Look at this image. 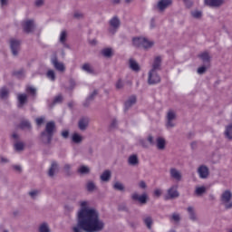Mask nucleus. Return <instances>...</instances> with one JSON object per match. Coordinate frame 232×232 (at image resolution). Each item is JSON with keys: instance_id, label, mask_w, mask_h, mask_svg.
I'll use <instances>...</instances> for the list:
<instances>
[{"instance_id": "nucleus-1", "label": "nucleus", "mask_w": 232, "mask_h": 232, "mask_svg": "<svg viewBox=\"0 0 232 232\" xmlns=\"http://www.w3.org/2000/svg\"><path fill=\"white\" fill-rule=\"evenodd\" d=\"M77 225L72 227L73 232H100L104 229V221L99 218V212L90 208L88 201L80 202Z\"/></svg>"}, {"instance_id": "nucleus-2", "label": "nucleus", "mask_w": 232, "mask_h": 232, "mask_svg": "<svg viewBox=\"0 0 232 232\" xmlns=\"http://www.w3.org/2000/svg\"><path fill=\"white\" fill-rule=\"evenodd\" d=\"M160 63H162V59L160 56H157L152 63V69L149 72V84L160 82V76L157 74V71L160 68Z\"/></svg>"}, {"instance_id": "nucleus-3", "label": "nucleus", "mask_w": 232, "mask_h": 232, "mask_svg": "<svg viewBox=\"0 0 232 232\" xmlns=\"http://www.w3.org/2000/svg\"><path fill=\"white\" fill-rule=\"evenodd\" d=\"M55 131V122L49 121L45 126V131L42 133V139L45 144H50Z\"/></svg>"}, {"instance_id": "nucleus-4", "label": "nucleus", "mask_w": 232, "mask_h": 232, "mask_svg": "<svg viewBox=\"0 0 232 232\" xmlns=\"http://www.w3.org/2000/svg\"><path fill=\"white\" fill-rule=\"evenodd\" d=\"M132 43L134 46H138V47L141 46L142 48H145V50L152 48V46L155 44L154 41H151L142 36L133 38Z\"/></svg>"}, {"instance_id": "nucleus-5", "label": "nucleus", "mask_w": 232, "mask_h": 232, "mask_svg": "<svg viewBox=\"0 0 232 232\" xmlns=\"http://www.w3.org/2000/svg\"><path fill=\"white\" fill-rule=\"evenodd\" d=\"M231 197H232V194H231V191L229 190H226L221 196V200L227 209H231L232 208V203L230 202Z\"/></svg>"}, {"instance_id": "nucleus-6", "label": "nucleus", "mask_w": 232, "mask_h": 232, "mask_svg": "<svg viewBox=\"0 0 232 232\" xmlns=\"http://www.w3.org/2000/svg\"><path fill=\"white\" fill-rule=\"evenodd\" d=\"M121 26V20L117 18V16L112 17L110 20V29L109 32L111 34H115L117 30H119V27Z\"/></svg>"}, {"instance_id": "nucleus-7", "label": "nucleus", "mask_w": 232, "mask_h": 232, "mask_svg": "<svg viewBox=\"0 0 232 232\" xmlns=\"http://www.w3.org/2000/svg\"><path fill=\"white\" fill-rule=\"evenodd\" d=\"M175 119H177V114L173 111H169L167 113V128H174Z\"/></svg>"}, {"instance_id": "nucleus-8", "label": "nucleus", "mask_w": 232, "mask_h": 232, "mask_svg": "<svg viewBox=\"0 0 232 232\" xmlns=\"http://www.w3.org/2000/svg\"><path fill=\"white\" fill-rule=\"evenodd\" d=\"M204 5L210 8H218L224 5V0H204Z\"/></svg>"}, {"instance_id": "nucleus-9", "label": "nucleus", "mask_w": 232, "mask_h": 232, "mask_svg": "<svg viewBox=\"0 0 232 232\" xmlns=\"http://www.w3.org/2000/svg\"><path fill=\"white\" fill-rule=\"evenodd\" d=\"M51 63L53 65V67L55 68V70H57L58 72H64V70H66V68L64 67V63L57 61L56 56H53L51 59Z\"/></svg>"}, {"instance_id": "nucleus-10", "label": "nucleus", "mask_w": 232, "mask_h": 232, "mask_svg": "<svg viewBox=\"0 0 232 232\" xmlns=\"http://www.w3.org/2000/svg\"><path fill=\"white\" fill-rule=\"evenodd\" d=\"M179 186L174 185L170 188L168 189V196L166 198H177L179 197Z\"/></svg>"}, {"instance_id": "nucleus-11", "label": "nucleus", "mask_w": 232, "mask_h": 232, "mask_svg": "<svg viewBox=\"0 0 232 232\" xmlns=\"http://www.w3.org/2000/svg\"><path fill=\"white\" fill-rule=\"evenodd\" d=\"M20 44H21V42H19V40L12 39L10 41V46H11L13 55H17V53H19Z\"/></svg>"}, {"instance_id": "nucleus-12", "label": "nucleus", "mask_w": 232, "mask_h": 232, "mask_svg": "<svg viewBox=\"0 0 232 232\" xmlns=\"http://www.w3.org/2000/svg\"><path fill=\"white\" fill-rule=\"evenodd\" d=\"M171 179H174V180H177L178 182H180L182 180V172L180 170L172 168L169 170Z\"/></svg>"}, {"instance_id": "nucleus-13", "label": "nucleus", "mask_w": 232, "mask_h": 232, "mask_svg": "<svg viewBox=\"0 0 232 232\" xmlns=\"http://www.w3.org/2000/svg\"><path fill=\"white\" fill-rule=\"evenodd\" d=\"M24 30L27 34H30V32H34V28H35V24H34L33 20H26L23 24Z\"/></svg>"}, {"instance_id": "nucleus-14", "label": "nucleus", "mask_w": 232, "mask_h": 232, "mask_svg": "<svg viewBox=\"0 0 232 232\" xmlns=\"http://www.w3.org/2000/svg\"><path fill=\"white\" fill-rule=\"evenodd\" d=\"M198 173L200 179H208V177L209 175V169H208L204 165H201L198 169Z\"/></svg>"}, {"instance_id": "nucleus-15", "label": "nucleus", "mask_w": 232, "mask_h": 232, "mask_svg": "<svg viewBox=\"0 0 232 232\" xmlns=\"http://www.w3.org/2000/svg\"><path fill=\"white\" fill-rule=\"evenodd\" d=\"M133 200H138V202H140V204H146L147 200H148V195L147 194H142L141 196L139 195L138 193H134L131 196Z\"/></svg>"}, {"instance_id": "nucleus-16", "label": "nucleus", "mask_w": 232, "mask_h": 232, "mask_svg": "<svg viewBox=\"0 0 232 232\" xmlns=\"http://www.w3.org/2000/svg\"><path fill=\"white\" fill-rule=\"evenodd\" d=\"M171 5V0H160L158 3V8L162 12V10H166L167 7Z\"/></svg>"}, {"instance_id": "nucleus-17", "label": "nucleus", "mask_w": 232, "mask_h": 232, "mask_svg": "<svg viewBox=\"0 0 232 232\" xmlns=\"http://www.w3.org/2000/svg\"><path fill=\"white\" fill-rule=\"evenodd\" d=\"M17 99H18V108H23V106L24 105V102L28 101V95H26L25 93L18 94Z\"/></svg>"}, {"instance_id": "nucleus-18", "label": "nucleus", "mask_w": 232, "mask_h": 232, "mask_svg": "<svg viewBox=\"0 0 232 232\" xmlns=\"http://www.w3.org/2000/svg\"><path fill=\"white\" fill-rule=\"evenodd\" d=\"M129 66H130V70H133V72H139V70H140V65H139L137 61H135L133 59H130L129 61Z\"/></svg>"}, {"instance_id": "nucleus-19", "label": "nucleus", "mask_w": 232, "mask_h": 232, "mask_svg": "<svg viewBox=\"0 0 232 232\" xmlns=\"http://www.w3.org/2000/svg\"><path fill=\"white\" fill-rule=\"evenodd\" d=\"M90 123V119L88 118H82V120H80L79 121V128L80 130H85L86 128H88V124Z\"/></svg>"}, {"instance_id": "nucleus-20", "label": "nucleus", "mask_w": 232, "mask_h": 232, "mask_svg": "<svg viewBox=\"0 0 232 232\" xmlns=\"http://www.w3.org/2000/svg\"><path fill=\"white\" fill-rule=\"evenodd\" d=\"M59 167L56 162H53L49 169V177H53L57 173Z\"/></svg>"}, {"instance_id": "nucleus-21", "label": "nucleus", "mask_w": 232, "mask_h": 232, "mask_svg": "<svg viewBox=\"0 0 232 232\" xmlns=\"http://www.w3.org/2000/svg\"><path fill=\"white\" fill-rule=\"evenodd\" d=\"M78 173H80V175H88V173H90V167L86 165L80 166L78 168Z\"/></svg>"}, {"instance_id": "nucleus-22", "label": "nucleus", "mask_w": 232, "mask_h": 232, "mask_svg": "<svg viewBox=\"0 0 232 232\" xmlns=\"http://www.w3.org/2000/svg\"><path fill=\"white\" fill-rule=\"evenodd\" d=\"M190 15L193 19H202V11L198 9L192 10Z\"/></svg>"}, {"instance_id": "nucleus-23", "label": "nucleus", "mask_w": 232, "mask_h": 232, "mask_svg": "<svg viewBox=\"0 0 232 232\" xmlns=\"http://www.w3.org/2000/svg\"><path fill=\"white\" fill-rule=\"evenodd\" d=\"M137 102V98L135 96H131L126 102H125V110H129V108H131L133 104Z\"/></svg>"}, {"instance_id": "nucleus-24", "label": "nucleus", "mask_w": 232, "mask_h": 232, "mask_svg": "<svg viewBox=\"0 0 232 232\" xmlns=\"http://www.w3.org/2000/svg\"><path fill=\"white\" fill-rule=\"evenodd\" d=\"M187 211L188 213V217L190 218V220H197V215L195 214V208H193V207H188L187 208Z\"/></svg>"}, {"instance_id": "nucleus-25", "label": "nucleus", "mask_w": 232, "mask_h": 232, "mask_svg": "<svg viewBox=\"0 0 232 232\" xmlns=\"http://www.w3.org/2000/svg\"><path fill=\"white\" fill-rule=\"evenodd\" d=\"M128 162L130 166H137L139 164V158H137V155H131L129 157Z\"/></svg>"}, {"instance_id": "nucleus-26", "label": "nucleus", "mask_w": 232, "mask_h": 232, "mask_svg": "<svg viewBox=\"0 0 232 232\" xmlns=\"http://www.w3.org/2000/svg\"><path fill=\"white\" fill-rule=\"evenodd\" d=\"M157 148L158 150H164V148H166V140H164L163 138H158Z\"/></svg>"}, {"instance_id": "nucleus-27", "label": "nucleus", "mask_w": 232, "mask_h": 232, "mask_svg": "<svg viewBox=\"0 0 232 232\" xmlns=\"http://www.w3.org/2000/svg\"><path fill=\"white\" fill-rule=\"evenodd\" d=\"M102 55H103V57H111V55H113V49L111 48H104L103 50H102Z\"/></svg>"}, {"instance_id": "nucleus-28", "label": "nucleus", "mask_w": 232, "mask_h": 232, "mask_svg": "<svg viewBox=\"0 0 232 232\" xmlns=\"http://www.w3.org/2000/svg\"><path fill=\"white\" fill-rule=\"evenodd\" d=\"M110 177H111V172H110V170H105L101 175V180H102V182H108V180H110Z\"/></svg>"}, {"instance_id": "nucleus-29", "label": "nucleus", "mask_w": 232, "mask_h": 232, "mask_svg": "<svg viewBox=\"0 0 232 232\" xmlns=\"http://www.w3.org/2000/svg\"><path fill=\"white\" fill-rule=\"evenodd\" d=\"M82 70H83V72H86L87 73H93V68H92V65H90L89 63L83 64Z\"/></svg>"}, {"instance_id": "nucleus-30", "label": "nucleus", "mask_w": 232, "mask_h": 232, "mask_svg": "<svg viewBox=\"0 0 232 232\" xmlns=\"http://www.w3.org/2000/svg\"><path fill=\"white\" fill-rule=\"evenodd\" d=\"M196 195H198V197H200V195H204V193H206V187L202 186V187H197L196 190H195Z\"/></svg>"}, {"instance_id": "nucleus-31", "label": "nucleus", "mask_w": 232, "mask_h": 232, "mask_svg": "<svg viewBox=\"0 0 232 232\" xmlns=\"http://www.w3.org/2000/svg\"><path fill=\"white\" fill-rule=\"evenodd\" d=\"M82 136L77 133L72 134V142L79 144V142H82Z\"/></svg>"}, {"instance_id": "nucleus-32", "label": "nucleus", "mask_w": 232, "mask_h": 232, "mask_svg": "<svg viewBox=\"0 0 232 232\" xmlns=\"http://www.w3.org/2000/svg\"><path fill=\"white\" fill-rule=\"evenodd\" d=\"M39 232H50V227H48V224L43 223L39 227Z\"/></svg>"}, {"instance_id": "nucleus-33", "label": "nucleus", "mask_w": 232, "mask_h": 232, "mask_svg": "<svg viewBox=\"0 0 232 232\" xmlns=\"http://www.w3.org/2000/svg\"><path fill=\"white\" fill-rule=\"evenodd\" d=\"M199 58L203 63H209V54L208 53H203L199 54Z\"/></svg>"}, {"instance_id": "nucleus-34", "label": "nucleus", "mask_w": 232, "mask_h": 232, "mask_svg": "<svg viewBox=\"0 0 232 232\" xmlns=\"http://www.w3.org/2000/svg\"><path fill=\"white\" fill-rule=\"evenodd\" d=\"M144 224L149 229H151V224H153V219H151V218L150 217H147L144 218Z\"/></svg>"}, {"instance_id": "nucleus-35", "label": "nucleus", "mask_w": 232, "mask_h": 232, "mask_svg": "<svg viewBox=\"0 0 232 232\" xmlns=\"http://www.w3.org/2000/svg\"><path fill=\"white\" fill-rule=\"evenodd\" d=\"M225 135L227 139H232V124L227 127Z\"/></svg>"}, {"instance_id": "nucleus-36", "label": "nucleus", "mask_w": 232, "mask_h": 232, "mask_svg": "<svg viewBox=\"0 0 232 232\" xmlns=\"http://www.w3.org/2000/svg\"><path fill=\"white\" fill-rule=\"evenodd\" d=\"M46 75L50 81H55V72H53V70H49Z\"/></svg>"}, {"instance_id": "nucleus-37", "label": "nucleus", "mask_w": 232, "mask_h": 232, "mask_svg": "<svg viewBox=\"0 0 232 232\" xmlns=\"http://www.w3.org/2000/svg\"><path fill=\"white\" fill-rule=\"evenodd\" d=\"M20 127L22 128V130H30L31 125H30V121H24L21 122Z\"/></svg>"}, {"instance_id": "nucleus-38", "label": "nucleus", "mask_w": 232, "mask_h": 232, "mask_svg": "<svg viewBox=\"0 0 232 232\" xmlns=\"http://www.w3.org/2000/svg\"><path fill=\"white\" fill-rule=\"evenodd\" d=\"M0 97L1 99H6V97H8V89L2 88L0 91Z\"/></svg>"}, {"instance_id": "nucleus-39", "label": "nucleus", "mask_w": 232, "mask_h": 232, "mask_svg": "<svg viewBox=\"0 0 232 232\" xmlns=\"http://www.w3.org/2000/svg\"><path fill=\"white\" fill-rule=\"evenodd\" d=\"M96 188L97 187L95 186V183H93V181L87 182V189L89 191H95Z\"/></svg>"}, {"instance_id": "nucleus-40", "label": "nucleus", "mask_w": 232, "mask_h": 232, "mask_svg": "<svg viewBox=\"0 0 232 232\" xmlns=\"http://www.w3.org/2000/svg\"><path fill=\"white\" fill-rule=\"evenodd\" d=\"M26 92L30 93V95H35V93H37V89L33 86H29L26 88Z\"/></svg>"}, {"instance_id": "nucleus-41", "label": "nucleus", "mask_w": 232, "mask_h": 232, "mask_svg": "<svg viewBox=\"0 0 232 232\" xmlns=\"http://www.w3.org/2000/svg\"><path fill=\"white\" fill-rule=\"evenodd\" d=\"M14 149L16 150V151H23V150L24 149V144L23 142H16L14 144Z\"/></svg>"}, {"instance_id": "nucleus-42", "label": "nucleus", "mask_w": 232, "mask_h": 232, "mask_svg": "<svg viewBox=\"0 0 232 232\" xmlns=\"http://www.w3.org/2000/svg\"><path fill=\"white\" fill-rule=\"evenodd\" d=\"M114 189H118V191H123L124 190V185L121 182H116L114 184Z\"/></svg>"}, {"instance_id": "nucleus-43", "label": "nucleus", "mask_w": 232, "mask_h": 232, "mask_svg": "<svg viewBox=\"0 0 232 232\" xmlns=\"http://www.w3.org/2000/svg\"><path fill=\"white\" fill-rule=\"evenodd\" d=\"M66 41V31H62L60 34V43H64Z\"/></svg>"}, {"instance_id": "nucleus-44", "label": "nucleus", "mask_w": 232, "mask_h": 232, "mask_svg": "<svg viewBox=\"0 0 232 232\" xmlns=\"http://www.w3.org/2000/svg\"><path fill=\"white\" fill-rule=\"evenodd\" d=\"M59 102H63V96L58 95L53 100V104H59Z\"/></svg>"}, {"instance_id": "nucleus-45", "label": "nucleus", "mask_w": 232, "mask_h": 232, "mask_svg": "<svg viewBox=\"0 0 232 232\" xmlns=\"http://www.w3.org/2000/svg\"><path fill=\"white\" fill-rule=\"evenodd\" d=\"M29 195H30L31 198H35L39 195V191L33 190V191L29 192Z\"/></svg>"}, {"instance_id": "nucleus-46", "label": "nucleus", "mask_w": 232, "mask_h": 232, "mask_svg": "<svg viewBox=\"0 0 232 232\" xmlns=\"http://www.w3.org/2000/svg\"><path fill=\"white\" fill-rule=\"evenodd\" d=\"M172 220H174V222H179L180 220V215L173 214L172 215Z\"/></svg>"}, {"instance_id": "nucleus-47", "label": "nucleus", "mask_w": 232, "mask_h": 232, "mask_svg": "<svg viewBox=\"0 0 232 232\" xmlns=\"http://www.w3.org/2000/svg\"><path fill=\"white\" fill-rule=\"evenodd\" d=\"M122 86H124V82H121V80H119L117 82H116V88L118 90H121V88H122Z\"/></svg>"}, {"instance_id": "nucleus-48", "label": "nucleus", "mask_w": 232, "mask_h": 232, "mask_svg": "<svg viewBox=\"0 0 232 232\" xmlns=\"http://www.w3.org/2000/svg\"><path fill=\"white\" fill-rule=\"evenodd\" d=\"M206 70L207 68L205 66H201L198 69V73H199V75H202V73H204Z\"/></svg>"}, {"instance_id": "nucleus-49", "label": "nucleus", "mask_w": 232, "mask_h": 232, "mask_svg": "<svg viewBox=\"0 0 232 232\" xmlns=\"http://www.w3.org/2000/svg\"><path fill=\"white\" fill-rule=\"evenodd\" d=\"M154 195H155L156 197H160V195H162V189L156 188V189L154 190Z\"/></svg>"}, {"instance_id": "nucleus-50", "label": "nucleus", "mask_w": 232, "mask_h": 232, "mask_svg": "<svg viewBox=\"0 0 232 232\" xmlns=\"http://www.w3.org/2000/svg\"><path fill=\"white\" fill-rule=\"evenodd\" d=\"M35 121H36L37 126H41V124H43V122H44V118H37Z\"/></svg>"}, {"instance_id": "nucleus-51", "label": "nucleus", "mask_w": 232, "mask_h": 232, "mask_svg": "<svg viewBox=\"0 0 232 232\" xmlns=\"http://www.w3.org/2000/svg\"><path fill=\"white\" fill-rule=\"evenodd\" d=\"M139 187L141 188V189H146V188H147L146 182H144V181H140Z\"/></svg>"}, {"instance_id": "nucleus-52", "label": "nucleus", "mask_w": 232, "mask_h": 232, "mask_svg": "<svg viewBox=\"0 0 232 232\" xmlns=\"http://www.w3.org/2000/svg\"><path fill=\"white\" fill-rule=\"evenodd\" d=\"M68 135H69L68 130H63L62 132V136L63 137V139H68Z\"/></svg>"}, {"instance_id": "nucleus-53", "label": "nucleus", "mask_w": 232, "mask_h": 232, "mask_svg": "<svg viewBox=\"0 0 232 232\" xmlns=\"http://www.w3.org/2000/svg\"><path fill=\"white\" fill-rule=\"evenodd\" d=\"M97 93V91H94L88 98V101H92V99H93V97H95V94Z\"/></svg>"}, {"instance_id": "nucleus-54", "label": "nucleus", "mask_w": 232, "mask_h": 232, "mask_svg": "<svg viewBox=\"0 0 232 232\" xmlns=\"http://www.w3.org/2000/svg\"><path fill=\"white\" fill-rule=\"evenodd\" d=\"M155 26H156V23L155 22H150V30H153V28H155Z\"/></svg>"}, {"instance_id": "nucleus-55", "label": "nucleus", "mask_w": 232, "mask_h": 232, "mask_svg": "<svg viewBox=\"0 0 232 232\" xmlns=\"http://www.w3.org/2000/svg\"><path fill=\"white\" fill-rule=\"evenodd\" d=\"M82 16V14H81V13L74 14V17H76V19H81Z\"/></svg>"}, {"instance_id": "nucleus-56", "label": "nucleus", "mask_w": 232, "mask_h": 232, "mask_svg": "<svg viewBox=\"0 0 232 232\" xmlns=\"http://www.w3.org/2000/svg\"><path fill=\"white\" fill-rule=\"evenodd\" d=\"M0 161H1L2 163H5V162H8V159H6V158H5V157H1V158H0Z\"/></svg>"}, {"instance_id": "nucleus-57", "label": "nucleus", "mask_w": 232, "mask_h": 232, "mask_svg": "<svg viewBox=\"0 0 232 232\" xmlns=\"http://www.w3.org/2000/svg\"><path fill=\"white\" fill-rule=\"evenodd\" d=\"M43 3H44L43 0H37V1L35 2V5H36V6H41V5H43Z\"/></svg>"}, {"instance_id": "nucleus-58", "label": "nucleus", "mask_w": 232, "mask_h": 232, "mask_svg": "<svg viewBox=\"0 0 232 232\" xmlns=\"http://www.w3.org/2000/svg\"><path fill=\"white\" fill-rule=\"evenodd\" d=\"M148 141L150 142V144H153V137L152 136H149L148 137Z\"/></svg>"}, {"instance_id": "nucleus-59", "label": "nucleus", "mask_w": 232, "mask_h": 232, "mask_svg": "<svg viewBox=\"0 0 232 232\" xmlns=\"http://www.w3.org/2000/svg\"><path fill=\"white\" fill-rule=\"evenodd\" d=\"M14 169H15L16 171H21V166L15 165V166H14Z\"/></svg>"}, {"instance_id": "nucleus-60", "label": "nucleus", "mask_w": 232, "mask_h": 232, "mask_svg": "<svg viewBox=\"0 0 232 232\" xmlns=\"http://www.w3.org/2000/svg\"><path fill=\"white\" fill-rule=\"evenodd\" d=\"M6 1L7 0H0L2 6H5V5H6Z\"/></svg>"}, {"instance_id": "nucleus-61", "label": "nucleus", "mask_w": 232, "mask_h": 232, "mask_svg": "<svg viewBox=\"0 0 232 232\" xmlns=\"http://www.w3.org/2000/svg\"><path fill=\"white\" fill-rule=\"evenodd\" d=\"M17 137H18V136H17L16 133H14V134H13V138H14V139H17Z\"/></svg>"}, {"instance_id": "nucleus-62", "label": "nucleus", "mask_w": 232, "mask_h": 232, "mask_svg": "<svg viewBox=\"0 0 232 232\" xmlns=\"http://www.w3.org/2000/svg\"><path fill=\"white\" fill-rule=\"evenodd\" d=\"M21 73H23V72H19L16 73L17 77H21Z\"/></svg>"}, {"instance_id": "nucleus-63", "label": "nucleus", "mask_w": 232, "mask_h": 232, "mask_svg": "<svg viewBox=\"0 0 232 232\" xmlns=\"http://www.w3.org/2000/svg\"><path fill=\"white\" fill-rule=\"evenodd\" d=\"M113 3H121V0H113Z\"/></svg>"}, {"instance_id": "nucleus-64", "label": "nucleus", "mask_w": 232, "mask_h": 232, "mask_svg": "<svg viewBox=\"0 0 232 232\" xmlns=\"http://www.w3.org/2000/svg\"><path fill=\"white\" fill-rule=\"evenodd\" d=\"M140 144H141V146H145L144 145V140H140Z\"/></svg>"}]
</instances>
